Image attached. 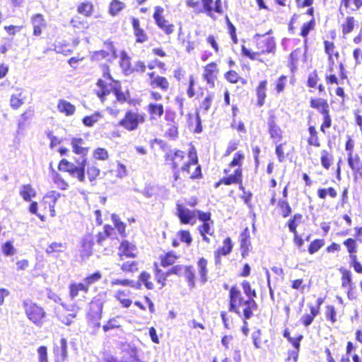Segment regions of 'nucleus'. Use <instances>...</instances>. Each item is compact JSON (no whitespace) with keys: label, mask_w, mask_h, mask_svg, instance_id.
I'll list each match as a JSON object with an SVG mask.
<instances>
[{"label":"nucleus","mask_w":362,"mask_h":362,"mask_svg":"<svg viewBox=\"0 0 362 362\" xmlns=\"http://www.w3.org/2000/svg\"><path fill=\"white\" fill-rule=\"evenodd\" d=\"M112 230V228L109 225H106L104 227L103 232H100L98 233L97 242L100 245H103L104 241L106 239H107L108 238H110Z\"/></svg>","instance_id":"774afa93"},{"label":"nucleus","mask_w":362,"mask_h":362,"mask_svg":"<svg viewBox=\"0 0 362 362\" xmlns=\"http://www.w3.org/2000/svg\"><path fill=\"white\" fill-rule=\"evenodd\" d=\"M213 224L214 221L202 223L197 228L202 240L207 244L211 243V239L208 235L214 236V232L212 228Z\"/></svg>","instance_id":"4c0bfd02"},{"label":"nucleus","mask_w":362,"mask_h":362,"mask_svg":"<svg viewBox=\"0 0 362 362\" xmlns=\"http://www.w3.org/2000/svg\"><path fill=\"white\" fill-rule=\"evenodd\" d=\"M177 235L180 240L187 245H190L193 241L191 233L188 230H180L177 233Z\"/></svg>","instance_id":"338daca9"},{"label":"nucleus","mask_w":362,"mask_h":362,"mask_svg":"<svg viewBox=\"0 0 362 362\" xmlns=\"http://www.w3.org/2000/svg\"><path fill=\"white\" fill-rule=\"evenodd\" d=\"M146 110L151 121L157 120L164 114V106L161 103H150L146 106Z\"/></svg>","instance_id":"f704fd0d"},{"label":"nucleus","mask_w":362,"mask_h":362,"mask_svg":"<svg viewBox=\"0 0 362 362\" xmlns=\"http://www.w3.org/2000/svg\"><path fill=\"white\" fill-rule=\"evenodd\" d=\"M214 98L213 93L207 94L204 99L199 102V107L196 110L203 113L206 112L212 106V102Z\"/></svg>","instance_id":"5fc2aeb1"},{"label":"nucleus","mask_w":362,"mask_h":362,"mask_svg":"<svg viewBox=\"0 0 362 362\" xmlns=\"http://www.w3.org/2000/svg\"><path fill=\"white\" fill-rule=\"evenodd\" d=\"M303 221V216L300 213L294 214L286 222V226L288 227L291 233H298L297 228Z\"/></svg>","instance_id":"79ce46f5"},{"label":"nucleus","mask_w":362,"mask_h":362,"mask_svg":"<svg viewBox=\"0 0 362 362\" xmlns=\"http://www.w3.org/2000/svg\"><path fill=\"white\" fill-rule=\"evenodd\" d=\"M356 25V20L352 16H347L341 25V33L344 36L354 31Z\"/></svg>","instance_id":"8fccbe9b"},{"label":"nucleus","mask_w":362,"mask_h":362,"mask_svg":"<svg viewBox=\"0 0 362 362\" xmlns=\"http://www.w3.org/2000/svg\"><path fill=\"white\" fill-rule=\"evenodd\" d=\"M180 255L173 250H168L159 256L160 266L163 268L175 267Z\"/></svg>","instance_id":"c756f323"},{"label":"nucleus","mask_w":362,"mask_h":362,"mask_svg":"<svg viewBox=\"0 0 362 362\" xmlns=\"http://www.w3.org/2000/svg\"><path fill=\"white\" fill-rule=\"evenodd\" d=\"M146 120V115L144 112H133L128 110L125 112L124 116L121 119L118 125L122 127L127 131L136 130L140 124H143Z\"/></svg>","instance_id":"1a4fd4ad"},{"label":"nucleus","mask_w":362,"mask_h":362,"mask_svg":"<svg viewBox=\"0 0 362 362\" xmlns=\"http://www.w3.org/2000/svg\"><path fill=\"white\" fill-rule=\"evenodd\" d=\"M271 198L269 203L271 205L275 206L279 210L280 214L284 217H288L291 212L292 209L286 199H277L276 192L275 190L271 191Z\"/></svg>","instance_id":"4be33fe9"},{"label":"nucleus","mask_w":362,"mask_h":362,"mask_svg":"<svg viewBox=\"0 0 362 362\" xmlns=\"http://www.w3.org/2000/svg\"><path fill=\"white\" fill-rule=\"evenodd\" d=\"M288 76L281 74L279 76L274 83V90L275 93L280 94L283 93L287 86Z\"/></svg>","instance_id":"864d4df0"},{"label":"nucleus","mask_w":362,"mask_h":362,"mask_svg":"<svg viewBox=\"0 0 362 362\" xmlns=\"http://www.w3.org/2000/svg\"><path fill=\"white\" fill-rule=\"evenodd\" d=\"M301 58V49H296L292 51L288 56V66L291 73H294L297 70L298 64Z\"/></svg>","instance_id":"a18cd8bd"},{"label":"nucleus","mask_w":362,"mask_h":362,"mask_svg":"<svg viewBox=\"0 0 362 362\" xmlns=\"http://www.w3.org/2000/svg\"><path fill=\"white\" fill-rule=\"evenodd\" d=\"M139 281L142 283L148 290H153L155 288L153 278L151 274L147 271H142L140 273Z\"/></svg>","instance_id":"3c124183"},{"label":"nucleus","mask_w":362,"mask_h":362,"mask_svg":"<svg viewBox=\"0 0 362 362\" xmlns=\"http://www.w3.org/2000/svg\"><path fill=\"white\" fill-rule=\"evenodd\" d=\"M121 263H118L120 267V270L124 274L134 273L138 271V262L133 261H121Z\"/></svg>","instance_id":"603ef678"},{"label":"nucleus","mask_w":362,"mask_h":362,"mask_svg":"<svg viewBox=\"0 0 362 362\" xmlns=\"http://www.w3.org/2000/svg\"><path fill=\"white\" fill-rule=\"evenodd\" d=\"M23 306L27 317L37 327H41L46 316L44 309L29 300H24Z\"/></svg>","instance_id":"9d476101"},{"label":"nucleus","mask_w":362,"mask_h":362,"mask_svg":"<svg viewBox=\"0 0 362 362\" xmlns=\"http://www.w3.org/2000/svg\"><path fill=\"white\" fill-rule=\"evenodd\" d=\"M101 317V307L99 303L91 302L88 313V322L94 327L100 326L99 320Z\"/></svg>","instance_id":"473e14b6"},{"label":"nucleus","mask_w":362,"mask_h":362,"mask_svg":"<svg viewBox=\"0 0 362 362\" xmlns=\"http://www.w3.org/2000/svg\"><path fill=\"white\" fill-rule=\"evenodd\" d=\"M78 165L69 162L66 159H63L59 164V170L66 171L70 173L73 177H76L81 182L85 180V167L86 165V159L81 158V160H78Z\"/></svg>","instance_id":"f8f14e48"},{"label":"nucleus","mask_w":362,"mask_h":362,"mask_svg":"<svg viewBox=\"0 0 362 362\" xmlns=\"http://www.w3.org/2000/svg\"><path fill=\"white\" fill-rule=\"evenodd\" d=\"M316 27V21L314 18L304 23L300 29L299 35L304 39V42L308 40V36L311 31H313Z\"/></svg>","instance_id":"de8ad7c7"},{"label":"nucleus","mask_w":362,"mask_h":362,"mask_svg":"<svg viewBox=\"0 0 362 362\" xmlns=\"http://www.w3.org/2000/svg\"><path fill=\"white\" fill-rule=\"evenodd\" d=\"M119 64L120 67L122 68L123 72L126 75H129L132 74V66L131 64V57L128 55V54L125 51H122L119 55Z\"/></svg>","instance_id":"a19ab883"},{"label":"nucleus","mask_w":362,"mask_h":362,"mask_svg":"<svg viewBox=\"0 0 362 362\" xmlns=\"http://www.w3.org/2000/svg\"><path fill=\"white\" fill-rule=\"evenodd\" d=\"M153 18L157 27L166 35H170L175 33V25L164 15V8L160 6L154 7Z\"/></svg>","instance_id":"9b49d317"},{"label":"nucleus","mask_w":362,"mask_h":362,"mask_svg":"<svg viewBox=\"0 0 362 362\" xmlns=\"http://www.w3.org/2000/svg\"><path fill=\"white\" fill-rule=\"evenodd\" d=\"M138 250L136 246L124 240H122L118 247V260L124 261L128 258H135L137 257Z\"/></svg>","instance_id":"aec40b11"},{"label":"nucleus","mask_w":362,"mask_h":362,"mask_svg":"<svg viewBox=\"0 0 362 362\" xmlns=\"http://www.w3.org/2000/svg\"><path fill=\"white\" fill-rule=\"evenodd\" d=\"M226 23L228 28V33L232 40L233 44L236 45L238 43V38L236 33V28L232 22L229 20L228 17L226 16Z\"/></svg>","instance_id":"69168bd1"},{"label":"nucleus","mask_w":362,"mask_h":362,"mask_svg":"<svg viewBox=\"0 0 362 362\" xmlns=\"http://www.w3.org/2000/svg\"><path fill=\"white\" fill-rule=\"evenodd\" d=\"M320 78L316 70L311 72L307 79L306 86L310 88H317L319 93L325 92V86L322 83H319Z\"/></svg>","instance_id":"58836bf2"},{"label":"nucleus","mask_w":362,"mask_h":362,"mask_svg":"<svg viewBox=\"0 0 362 362\" xmlns=\"http://www.w3.org/2000/svg\"><path fill=\"white\" fill-rule=\"evenodd\" d=\"M58 110L64 112L66 115H72L75 112V107L69 102L64 100H60L57 105Z\"/></svg>","instance_id":"052dcab7"},{"label":"nucleus","mask_w":362,"mask_h":362,"mask_svg":"<svg viewBox=\"0 0 362 362\" xmlns=\"http://www.w3.org/2000/svg\"><path fill=\"white\" fill-rule=\"evenodd\" d=\"M268 81L266 79L259 81L255 88L256 97L255 105L258 107L264 106L267 97Z\"/></svg>","instance_id":"a878e982"},{"label":"nucleus","mask_w":362,"mask_h":362,"mask_svg":"<svg viewBox=\"0 0 362 362\" xmlns=\"http://www.w3.org/2000/svg\"><path fill=\"white\" fill-rule=\"evenodd\" d=\"M267 125V132L272 142L274 144L281 142L284 137V132L277 124V117L274 112H269Z\"/></svg>","instance_id":"f3484780"},{"label":"nucleus","mask_w":362,"mask_h":362,"mask_svg":"<svg viewBox=\"0 0 362 362\" xmlns=\"http://www.w3.org/2000/svg\"><path fill=\"white\" fill-rule=\"evenodd\" d=\"M310 107L319 112L322 115V122L320 125V131L326 134L327 129L332 125V118L330 114V107L327 99L312 97L309 101Z\"/></svg>","instance_id":"0eeeda50"},{"label":"nucleus","mask_w":362,"mask_h":362,"mask_svg":"<svg viewBox=\"0 0 362 362\" xmlns=\"http://www.w3.org/2000/svg\"><path fill=\"white\" fill-rule=\"evenodd\" d=\"M115 95L121 103H127L130 105L139 103V100L130 98V93L127 87H123L118 81L115 80Z\"/></svg>","instance_id":"5701e85b"},{"label":"nucleus","mask_w":362,"mask_h":362,"mask_svg":"<svg viewBox=\"0 0 362 362\" xmlns=\"http://www.w3.org/2000/svg\"><path fill=\"white\" fill-rule=\"evenodd\" d=\"M132 26L133 33L136 43H144L148 41V35L141 25L139 20L136 18H132Z\"/></svg>","instance_id":"bb28decb"},{"label":"nucleus","mask_w":362,"mask_h":362,"mask_svg":"<svg viewBox=\"0 0 362 362\" xmlns=\"http://www.w3.org/2000/svg\"><path fill=\"white\" fill-rule=\"evenodd\" d=\"M346 251L350 257V265L355 272L362 274V264L358 261L357 257L358 244L357 240L353 238H348L343 241Z\"/></svg>","instance_id":"4468645a"},{"label":"nucleus","mask_w":362,"mask_h":362,"mask_svg":"<svg viewBox=\"0 0 362 362\" xmlns=\"http://www.w3.org/2000/svg\"><path fill=\"white\" fill-rule=\"evenodd\" d=\"M325 244V241L322 238H316L312 240L308 247V252L310 255H314Z\"/></svg>","instance_id":"680f3d73"},{"label":"nucleus","mask_w":362,"mask_h":362,"mask_svg":"<svg viewBox=\"0 0 362 362\" xmlns=\"http://www.w3.org/2000/svg\"><path fill=\"white\" fill-rule=\"evenodd\" d=\"M199 110L194 112H189L187 115V124L188 128L194 133L199 134L202 132V120Z\"/></svg>","instance_id":"c85d7f7f"},{"label":"nucleus","mask_w":362,"mask_h":362,"mask_svg":"<svg viewBox=\"0 0 362 362\" xmlns=\"http://www.w3.org/2000/svg\"><path fill=\"white\" fill-rule=\"evenodd\" d=\"M32 25L33 26V35L38 36L42 33V28L45 26V21L42 14L37 13L34 15L31 18Z\"/></svg>","instance_id":"c03bdc74"},{"label":"nucleus","mask_w":362,"mask_h":362,"mask_svg":"<svg viewBox=\"0 0 362 362\" xmlns=\"http://www.w3.org/2000/svg\"><path fill=\"white\" fill-rule=\"evenodd\" d=\"M188 159L186 160L185 151L175 149L170 151L164 156V160L173 170L172 185L177 189L185 187L186 177L182 176L180 173L189 175L191 180H200L202 178V166L199 164V158L194 147H192L187 153Z\"/></svg>","instance_id":"f257e3e1"},{"label":"nucleus","mask_w":362,"mask_h":362,"mask_svg":"<svg viewBox=\"0 0 362 362\" xmlns=\"http://www.w3.org/2000/svg\"><path fill=\"white\" fill-rule=\"evenodd\" d=\"M197 265L201 281L203 283L206 282L208 279V260L205 257H201L198 259Z\"/></svg>","instance_id":"09e8293b"},{"label":"nucleus","mask_w":362,"mask_h":362,"mask_svg":"<svg viewBox=\"0 0 362 362\" xmlns=\"http://www.w3.org/2000/svg\"><path fill=\"white\" fill-rule=\"evenodd\" d=\"M340 7L347 13H353L362 8V0H340Z\"/></svg>","instance_id":"e433bc0d"},{"label":"nucleus","mask_w":362,"mask_h":362,"mask_svg":"<svg viewBox=\"0 0 362 362\" xmlns=\"http://www.w3.org/2000/svg\"><path fill=\"white\" fill-rule=\"evenodd\" d=\"M54 352L61 356L62 360H65L68 356L67 341L64 338H62L59 344H55Z\"/></svg>","instance_id":"13d9d810"},{"label":"nucleus","mask_w":362,"mask_h":362,"mask_svg":"<svg viewBox=\"0 0 362 362\" xmlns=\"http://www.w3.org/2000/svg\"><path fill=\"white\" fill-rule=\"evenodd\" d=\"M347 162L355 178L362 175V160L358 154L348 156Z\"/></svg>","instance_id":"2f4dec72"},{"label":"nucleus","mask_w":362,"mask_h":362,"mask_svg":"<svg viewBox=\"0 0 362 362\" xmlns=\"http://www.w3.org/2000/svg\"><path fill=\"white\" fill-rule=\"evenodd\" d=\"M341 274V286L343 288H346V296L348 299L351 300H356L358 298V293L356 286L353 282V274L351 272L346 268L341 267L339 269Z\"/></svg>","instance_id":"2eb2a0df"},{"label":"nucleus","mask_w":362,"mask_h":362,"mask_svg":"<svg viewBox=\"0 0 362 362\" xmlns=\"http://www.w3.org/2000/svg\"><path fill=\"white\" fill-rule=\"evenodd\" d=\"M185 4L195 13H204L214 21L223 16L228 8L227 2L223 0H186Z\"/></svg>","instance_id":"39448f33"},{"label":"nucleus","mask_w":362,"mask_h":362,"mask_svg":"<svg viewBox=\"0 0 362 362\" xmlns=\"http://www.w3.org/2000/svg\"><path fill=\"white\" fill-rule=\"evenodd\" d=\"M170 123H168L167 129L165 132V136L170 140H176L179 136V126L173 119H170Z\"/></svg>","instance_id":"49530a36"},{"label":"nucleus","mask_w":362,"mask_h":362,"mask_svg":"<svg viewBox=\"0 0 362 362\" xmlns=\"http://www.w3.org/2000/svg\"><path fill=\"white\" fill-rule=\"evenodd\" d=\"M103 72L104 78L98 80L97 83L98 89L96 90L97 95L101 100H103L104 97L109 95L113 90V86L111 83L112 78L109 68L107 67V70L104 69Z\"/></svg>","instance_id":"a211bd4d"},{"label":"nucleus","mask_w":362,"mask_h":362,"mask_svg":"<svg viewBox=\"0 0 362 362\" xmlns=\"http://www.w3.org/2000/svg\"><path fill=\"white\" fill-rule=\"evenodd\" d=\"M275 153L277 156L278 160L280 163H282L285 160L286 158L288 156V153L286 152V147L287 146V142L284 141L281 143L275 144Z\"/></svg>","instance_id":"4d7b16f0"},{"label":"nucleus","mask_w":362,"mask_h":362,"mask_svg":"<svg viewBox=\"0 0 362 362\" xmlns=\"http://www.w3.org/2000/svg\"><path fill=\"white\" fill-rule=\"evenodd\" d=\"M219 68L216 62H211L203 66L202 78L210 87H214L219 74Z\"/></svg>","instance_id":"6ab92c4d"},{"label":"nucleus","mask_w":362,"mask_h":362,"mask_svg":"<svg viewBox=\"0 0 362 362\" xmlns=\"http://www.w3.org/2000/svg\"><path fill=\"white\" fill-rule=\"evenodd\" d=\"M20 194L25 201L30 202L31 197L36 196V192L30 185H23L20 190Z\"/></svg>","instance_id":"bf43d9fd"},{"label":"nucleus","mask_w":362,"mask_h":362,"mask_svg":"<svg viewBox=\"0 0 362 362\" xmlns=\"http://www.w3.org/2000/svg\"><path fill=\"white\" fill-rule=\"evenodd\" d=\"M88 286L84 284H74L70 286V296L71 299H74L78 295L80 291L83 292V293L86 294L88 293Z\"/></svg>","instance_id":"e2e57ef3"},{"label":"nucleus","mask_w":362,"mask_h":362,"mask_svg":"<svg viewBox=\"0 0 362 362\" xmlns=\"http://www.w3.org/2000/svg\"><path fill=\"white\" fill-rule=\"evenodd\" d=\"M224 78L230 83L235 84V83H241L242 85H246L247 81V80L240 76L239 74L233 70L230 69L226 71L224 74Z\"/></svg>","instance_id":"37998d69"},{"label":"nucleus","mask_w":362,"mask_h":362,"mask_svg":"<svg viewBox=\"0 0 362 362\" xmlns=\"http://www.w3.org/2000/svg\"><path fill=\"white\" fill-rule=\"evenodd\" d=\"M258 304L255 299L244 296L236 286H232L228 290V310L242 317L245 322L254 316L257 310Z\"/></svg>","instance_id":"20e7f679"},{"label":"nucleus","mask_w":362,"mask_h":362,"mask_svg":"<svg viewBox=\"0 0 362 362\" xmlns=\"http://www.w3.org/2000/svg\"><path fill=\"white\" fill-rule=\"evenodd\" d=\"M153 272L156 281L163 288L166 285L167 278L169 276H185L189 286H194L195 284V272L192 265L177 264L169 268L166 272L162 271L157 262L153 265Z\"/></svg>","instance_id":"423d86ee"},{"label":"nucleus","mask_w":362,"mask_h":362,"mask_svg":"<svg viewBox=\"0 0 362 362\" xmlns=\"http://www.w3.org/2000/svg\"><path fill=\"white\" fill-rule=\"evenodd\" d=\"M325 317L327 322L331 325H335L339 321L341 316V314L338 313L337 308L333 304H327L325 307Z\"/></svg>","instance_id":"72a5a7b5"},{"label":"nucleus","mask_w":362,"mask_h":362,"mask_svg":"<svg viewBox=\"0 0 362 362\" xmlns=\"http://www.w3.org/2000/svg\"><path fill=\"white\" fill-rule=\"evenodd\" d=\"M240 249L241 257L245 258L252 249L250 234L248 228H245L240 235Z\"/></svg>","instance_id":"cd10ccee"},{"label":"nucleus","mask_w":362,"mask_h":362,"mask_svg":"<svg viewBox=\"0 0 362 362\" xmlns=\"http://www.w3.org/2000/svg\"><path fill=\"white\" fill-rule=\"evenodd\" d=\"M233 248V244L230 237H226L223 240V246L218 247L214 251V263L216 266L221 264V257L230 255Z\"/></svg>","instance_id":"b1692460"},{"label":"nucleus","mask_w":362,"mask_h":362,"mask_svg":"<svg viewBox=\"0 0 362 362\" xmlns=\"http://www.w3.org/2000/svg\"><path fill=\"white\" fill-rule=\"evenodd\" d=\"M324 302L323 298H318L316 301V304H309L308 308L310 310L309 313L304 314L300 319V323L305 327L310 325L315 318L320 314L321 305Z\"/></svg>","instance_id":"412c9836"},{"label":"nucleus","mask_w":362,"mask_h":362,"mask_svg":"<svg viewBox=\"0 0 362 362\" xmlns=\"http://www.w3.org/2000/svg\"><path fill=\"white\" fill-rule=\"evenodd\" d=\"M245 159V155L243 151L239 150L236 151L233 156L231 160L223 168V176L214 183V187L218 188L222 185H238L240 190H244L243 163Z\"/></svg>","instance_id":"7ed1b4c3"},{"label":"nucleus","mask_w":362,"mask_h":362,"mask_svg":"<svg viewBox=\"0 0 362 362\" xmlns=\"http://www.w3.org/2000/svg\"><path fill=\"white\" fill-rule=\"evenodd\" d=\"M83 144V139L81 138H74L71 141L74 152L81 155L82 158H84V156L88 153V148L82 146Z\"/></svg>","instance_id":"6e6d98bb"},{"label":"nucleus","mask_w":362,"mask_h":362,"mask_svg":"<svg viewBox=\"0 0 362 362\" xmlns=\"http://www.w3.org/2000/svg\"><path fill=\"white\" fill-rule=\"evenodd\" d=\"M320 159L321 165L325 170H329L334 164V155L326 149L321 150Z\"/></svg>","instance_id":"ea45409f"},{"label":"nucleus","mask_w":362,"mask_h":362,"mask_svg":"<svg viewBox=\"0 0 362 362\" xmlns=\"http://www.w3.org/2000/svg\"><path fill=\"white\" fill-rule=\"evenodd\" d=\"M272 29L265 33H256L247 45H241V54L245 58L260 63H265L263 56L275 55L276 52V42L275 37L271 36Z\"/></svg>","instance_id":"f03ea898"},{"label":"nucleus","mask_w":362,"mask_h":362,"mask_svg":"<svg viewBox=\"0 0 362 362\" xmlns=\"http://www.w3.org/2000/svg\"><path fill=\"white\" fill-rule=\"evenodd\" d=\"M325 80L327 85H339L348 80L347 71L343 62L327 63L325 74Z\"/></svg>","instance_id":"6e6552de"},{"label":"nucleus","mask_w":362,"mask_h":362,"mask_svg":"<svg viewBox=\"0 0 362 362\" xmlns=\"http://www.w3.org/2000/svg\"><path fill=\"white\" fill-rule=\"evenodd\" d=\"M317 197L323 202H326L328 199H334L338 197V191L334 187H319L317 189Z\"/></svg>","instance_id":"c9c22d12"},{"label":"nucleus","mask_w":362,"mask_h":362,"mask_svg":"<svg viewBox=\"0 0 362 362\" xmlns=\"http://www.w3.org/2000/svg\"><path fill=\"white\" fill-rule=\"evenodd\" d=\"M241 287L246 297L255 299L257 296L255 288L252 287L250 282L247 280H243L240 283Z\"/></svg>","instance_id":"0e129e2a"},{"label":"nucleus","mask_w":362,"mask_h":362,"mask_svg":"<svg viewBox=\"0 0 362 362\" xmlns=\"http://www.w3.org/2000/svg\"><path fill=\"white\" fill-rule=\"evenodd\" d=\"M329 35L332 40H324L323 47L324 52L327 55V63H338L341 62L340 61V51L335 44L334 40L336 39L337 33L335 30L329 31Z\"/></svg>","instance_id":"ddd939ff"},{"label":"nucleus","mask_w":362,"mask_h":362,"mask_svg":"<svg viewBox=\"0 0 362 362\" xmlns=\"http://www.w3.org/2000/svg\"><path fill=\"white\" fill-rule=\"evenodd\" d=\"M308 136L306 139L308 146L320 148L322 146L319 132L314 124H309L308 127Z\"/></svg>","instance_id":"7c9ffc66"},{"label":"nucleus","mask_w":362,"mask_h":362,"mask_svg":"<svg viewBox=\"0 0 362 362\" xmlns=\"http://www.w3.org/2000/svg\"><path fill=\"white\" fill-rule=\"evenodd\" d=\"M148 76V84L153 89H158L162 92H168L170 89V82L169 79L163 76L158 75L156 71H148L146 74Z\"/></svg>","instance_id":"dca6fc26"},{"label":"nucleus","mask_w":362,"mask_h":362,"mask_svg":"<svg viewBox=\"0 0 362 362\" xmlns=\"http://www.w3.org/2000/svg\"><path fill=\"white\" fill-rule=\"evenodd\" d=\"M176 208L177 216L179 218L181 223L185 225H193L195 223L197 211H191L181 204H177Z\"/></svg>","instance_id":"393cba45"}]
</instances>
